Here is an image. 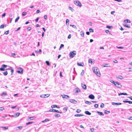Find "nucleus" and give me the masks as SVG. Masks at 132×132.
I'll use <instances>...</instances> for the list:
<instances>
[{
    "mask_svg": "<svg viewBox=\"0 0 132 132\" xmlns=\"http://www.w3.org/2000/svg\"><path fill=\"white\" fill-rule=\"evenodd\" d=\"M84 73V70H82V72L81 73V75H82Z\"/></svg>",
    "mask_w": 132,
    "mask_h": 132,
    "instance_id": "4d7b16f0",
    "label": "nucleus"
},
{
    "mask_svg": "<svg viewBox=\"0 0 132 132\" xmlns=\"http://www.w3.org/2000/svg\"><path fill=\"white\" fill-rule=\"evenodd\" d=\"M4 108L3 107H1L0 108V110L2 111L4 110Z\"/></svg>",
    "mask_w": 132,
    "mask_h": 132,
    "instance_id": "6e6d98bb",
    "label": "nucleus"
},
{
    "mask_svg": "<svg viewBox=\"0 0 132 132\" xmlns=\"http://www.w3.org/2000/svg\"><path fill=\"white\" fill-rule=\"evenodd\" d=\"M56 107H57V105H52V106H51V108H56Z\"/></svg>",
    "mask_w": 132,
    "mask_h": 132,
    "instance_id": "58836bf2",
    "label": "nucleus"
},
{
    "mask_svg": "<svg viewBox=\"0 0 132 132\" xmlns=\"http://www.w3.org/2000/svg\"><path fill=\"white\" fill-rule=\"evenodd\" d=\"M110 81L111 83L113 84L114 85H115V84L116 82H115L114 81H113V80H110Z\"/></svg>",
    "mask_w": 132,
    "mask_h": 132,
    "instance_id": "c756f323",
    "label": "nucleus"
},
{
    "mask_svg": "<svg viewBox=\"0 0 132 132\" xmlns=\"http://www.w3.org/2000/svg\"><path fill=\"white\" fill-rule=\"evenodd\" d=\"M68 109V107H65L63 108V110L64 111H65L66 112L67 110Z\"/></svg>",
    "mask_w": 132,
    "mask_h": 132,
    "instance_id": "bb28decb",
    "label": "nucleus"
},
{
    "mask_svg": "<svg viewBox=\"0 0 132 132\" xmlns=\"http://www.w3.org/2000/svg\"><path fill=\"white\" fill-rule=\"evenodd\" d=\"M33 123V122H32V121H31V122H29L28 123H27L26 124V125H28L29 124H32V123Z\"/></svg>",
    "mask_w": 132,
    "mask_h": 132,
    "instance_id": "e433bc0d",
    "label": "nucleus"
},
{
    "mask_svg": "<svg viewBox=\"0 0 132 132\" xmlns=\"http://www.w3.org/2000/svg\"><path fill=\"white\" fill-rule=\"evenodd\" d=\"M27 14V13L26 12H23L22 13V15L23 16H24L26 15Z\"/></svg>",
    "mask_w": 132,
    "mask_h": 132,
    "instance_id": "37998d69",
    "label": "nucleus"
},
{
    "mask_svg": "<svg viewBox=\"0 0 132 132\" xmlns=\"http://www.w3.org/2000/svg\"><path fill=\"white\" fill-rule=\"evenodd\" d=\"M94 106L95 108H98V104H95L94 105Z\"/></svg>",
    "mask_w": 132,
    "mask_h": 132,
    "instance_id": "3c124183",
    "label": "nucleus"
},
{
    "mask_svg": "<svg viewBox=\"0 0 132 132\" xmlns=\"http://www.w3.org/2000/svg\"><path fill=\"white\" fill-rule=\"evenodd\" d=\"M19 18L20 17L18 16L16 18V19L15 20V22H16L18 21V20L19 19Z\"/></svg>",
    "mask_w": 132,
    "mask_h": 132,
    "instance_id": "2f4dec72",
    "label": "nucleus"
},
{
    "mask_svg": "<svg viewBox=\"0 0 132 132\" xmlns=\"http://www.w3.org/2000/svg\"><path fill=\"white\" fill-rule=\"evenodd\" d=\"M62 97L64 99H68L69 98V96L65 95H61Z\"/></svg>",
    "mask_w": 132,
    "mask_h": 132,
    "instance_id": "0eeeda50",
    "label": "nucleus"
},
{
    "mask_svg": "<svg viewBox=\"0 0 132 132\" xmlns=\"http://www.w3.org/2000/svg\"><path fill=\"white\" fill-rule=\"evenodd\" d=\"M18 69L19 70L17 71V72L19 73H20L21 74H23V69L20 67H19L18 68Z\"/></svg>",
    "mask_w": 132,
    "mask_h": 132,
    "instance_id": "7ed1b4c3",
    "label": "nucleus"
},
{
    "mask_svg": "<svg viewBox=\"0 0 132 132\" xmlns=\"http://www.w3.org/2000/svg\"><path fill=\"white\" fill-rule=\"evenodd\" d=\"M75 93H77L80 92V90L78 88H76L75 90Z\"/></svg>",
    "mask_w": 132,
    "mask_h": 132,
    "instance_id": "9b49d317",
    "label": "nucleus"
},
{
    "mask_svg": "<svg viewBox=\"0 0 132 132\" xmlns=\"http://www.w3.org/2000/svg\"><path fill=\"white\" fill-rule=\"evenodd\" d=\"M96 112L99 115H102V116H104V114L102 112H100L99 111H97Z\"/></svg>",
    "mask_w": 132,
    "mask_h": 132,
    "instance_id": "dca6fc26",
    "label": "nucleus"
},
{
    "mask_svg": "<svg viewBox=\"0 0 132 132\" xmlns=\"http://www.w3.org/2000/svg\"><path fill=\"white\" fill-rule=\"evenodd\" d=\"M69 9L72 12H73L74 11V10L71 7L69 6Z\"/></svg>",
    "mask_w": 132,
    "mask_h": 132,
    "instance_id": "cd10ccee",
    "label": "nucleus"
},
{
    "mask_svg": "<svg viewBox=\"0 0 132 132\" xmlns=\"http://www.w3.org/2000/svg\"><path fill=\"white\" fill-rule=\"evenodd\" d=\"M92 70L94 73L96 74L99 77L100 76L101 74L98 68L96 67H93Z\"/></svg>",
    "mask_w": 132,
    "mask_h": 132,
    "instance_id": "f257e3e1",
    "label": "nucleus"
},
{
    "mask_svg": "<svg viewBox=\"0 0 132 132\" xmlns=\"http://www.w3.org/2000/svg\"><path fill=\"white\" fill-rule=\"evenodd\" d=\"M108 64H106L105 65H104L103 66V67H110L109 66H108Z\"/></svg>",
    "mask_w": 132,
    "mask_h": 132,
    "instance_id": "603ef678",
    "label": "nucleus"
},
{
    "mask_svg": "<svg viewBox=\"0 0 132 132\" xmlns=\"http://www.w3.org/2000/svg\"><path fill=\"white\" fill-rule=\"evenodd\" d=\"M123 102L125 103H128L129 104H132V101H123Z\"/></svg>",
    "mask_w": 132,
    "mask_h": 132,
    "instance_id": "ddd939ff",
    "label": "nucleus"
},
{
    "mask_svg": "<svg viewBox=\"0 0 132 132\" xmlns=\"http://www.w3.org/2000/svg\"><path fill=\"white\" fill-rule=\"evenodd\" d=\"M45 62L47 65L49 66H50V63H49V62L48 61H46Z\"/></svg>",
    "mask_w": 132,
    "mask_h": 132,
    "instance_id": "f704fd0d",
    "label": "nucleus"
},
{
    "mask_svg": "<svg viewBox=\"0 0 132 132\" xmlns=\"http://www.w3.org/2000/svg\"><path fill=\"white\" fill-rule=\"evenodd\" d=\"M39 19V18L38 17L35 20V21L36 22H37L38 21V20Z\"/></svg>",
    "mask_w": 132,
    "mask_h": 132,
    "instance_id": "5fc2aeb1",
    "label": "nucleus"
},
{
    "mask_svg": "<svg viewBox=\"0 0 132 132\" xmlns=\"http://www.w3.org/2000/svg\"><path fill=\"white\" fill-rule=\"evenodd\" d=\"M125 22L127 23H130V21L128 19H127L126 20H125Z\"/></svg>",
    "mask_w": 132,
    "mask_h": 132,
    "instance_id": "7c9ffc66",
    "label": "nucleus"
},
{
    "mask_svg": "<svg viewBox=\"0 0 132 132\" xmlns=\"http://www.w3.org/2000/svg\"><path fill=\"white\" fill-rule=\"evenodd\" d=\"M69 101L70 102H71L73 103H74V102H76V101L74 99H70L69 100Z\"/></svg>",
    "mask_w": 132,
    "mask_h": 132,
    "instance_id": "aec40b11",
    "label": "nucleus"
},
{
    "mask_svg": "<svg viewBox=\"0 0 132 132\" xmlns=\"http://www.w3.org/2000/svg\"><path fill=\"white\" fill-rule=\"evenodd\" d=\"M118 95L119 96H120L122 95H124V93H121L119 94Z\"/></svg>",
    "mask_w": 132,
    "mask_h": 132,
    "instance_id": "bf43d9fd",
    "label": "nucleus"
},
{
    "mask_svg": "<svg viewBox=\"0 0 132 132\" xmlns=\"http://www.w3.org/2000/svg\"><path fill=\"white\" fill-rule=\"evenodd\" d=\"M74 3L76 5L80 7H81V4L80 2L78 1H75Z\"/></svg>",
    "mask_w": 132,
    "mask_h": 132,
    "instance_id": "20e7f679",
    "label": "nucleus"
},
{
    "mask_svg": "<svg viewBox=\"0 0 132 132\" xmlns=\"http://www.w3.org/2000/svg\"><path fill=\"white\" fill-rule=\"evenodd\" d=\"M44 18L46 20H47V15H45L44 16Z\"/></svg>",
    "mask_w": 132,
    "mask_h": 132,
    "instance_id": "8fccbe9b",
    "label": "nucleus"
},
{
    "mask_svg": "<svg viewBox=\"0 0 132 132\" xmlns=\"http://www.w3.org/2000/svg\"><path fill=\"white\" fill-rule=\"evenodd\" d=\"M9 31L8 30L7 31H5L4 32V34L7 35L8 34H9Z\"/></svg>",
    "mask_w": 132,
    "mask_h": 132,
    "instance_id": "49530a36",
    "label": "nucleus"
},
{
    "mask_svg": "<svg viewBox=\"0 0 132 132\" xmlns=\"http://www.w3.org/2000/svg\"><path fill=\"white\" fill-rule=\"evenodd\" d=\"M5 14H6V13H3L2 15V17H5Z\"/></svg>",
    "mask_w": 132,
    "mask_h": 132,
    "instance_id": "052dcab7",
    "label": "nucleus"
},
{
    "mask_svg": "<svg viewBox=\"0 0 132 132\" xmlns=\"http://www.w3.org/2000/svg\"><path fill=\"white\" fill-rule=\"evenodd\" d=\"M70 26L72 27H73V28H74L77 29V27L75 25H73L70 24Z\"/></svg>",
    "mask_w": 132,
    "mask_h": 132,
    "instance_id": "a878e982",
    "label": "nucleus"
},
{
    "mask_svg": "<svg viewBox=\"0 0 132 132\" xmlns=\"http://www.w3.org/2000/svg\"><path fill=\"white\" fill-rule=\"evenodd\" d=\"M50 121V120L48 119H46L45 120L43 121H42V122H45L47 121Z\"/></svg>",
    "mask_w": 132,
    "mask_h": 132,
    "instance_id": "393cba45",
    "label": "nucleus"
},
{
    "mask_svg": "<svg viewBox=\"0 0 132 132\" xmlns=\"http://www.w3.org/2000/svg\"><path fill=\"white\" fill-rule=\"evenodd\" d=\"M88 62L89 63H90L91 64H92V63L93 62L92 60L91 59H89L88 60Z\"/></svg>",
    "mask_w": 132,
    "mask_h": 132,
    "instance_id": "473e14b6",
    "label": "nucleus"
},
{
    "mask_svg": "<svg viewBox=\"0 0 132 132\" xmlns=\"http://www.w3.org/2000/svg\"><path fill=\"white\" fill-rule=\"evenodd\" d=\"M49 111L50 112H55L57 113L59 112V111L58 110H56L53 109H50V110H49Z\"/></svg>",
    "mask_w": 132,
    "mask_h": 132,
    "instance_id": "6e6552de",
    "label": "nucleus"
},
{
    "mask_svg": "<svg viewBox=\"0 0 132 132\" xmlns=\"http://www.w3.org/2000/svg\"><path fill=\"white\" fill-rule=\"evenodd\" d=\"M76 52L75 51H73V52H71L69 53L70 57V58H73L76 55Z\"/></svg>",
    "mask_w": 132,
    "mask_h": 132,
    "instance_id": "f03ea898",
    "label": "nucleus"
},
{
    "mask_svg": "<svg viewBox=\"0 0 132 132\" xmlns=\"http://www.w3.org/2000/svg\"><path fill=\"white\" fill-rule=\"evenodd\" d=\"M115 85H115V86L118 88H121L122 87L120 83L116 82Z\"/></svg>",
    "mask_w": 132,
    "mask_h": 132,
    "instance_id": "39448f33",
    "label": "nucleus"
},
{
    "mask_svg": "<svg viewBox=\"0 0 132 132\" xmlns=\"http://www.w3.org/2000/svg\"><path fill=\"white\" fill-rule=\"evenodd\" d=\"M80 35L82 37H83L84 36V33L82 31H81L80 33Z\"/></svg>",
    "mask_w": 132,
    "mask_h": 132,
    "instance_id": "4be33fe9",
    "label": "nucleus"
},
{
    "mask_svg": "<svg viewBox=\"0 0 132 132\" xmlns=\"http://www.w3.org/2000/svg\"><path fill=\"white\" fill-rule=\"evenodd\" d=\"M69 20L68 19H67L66 20V24H67V23L68 25L69 24Z\"/></svg>",
    "mask_w": 132,
    "mask_h": 132,
    "instance_id": "ea45409f",
    "label": "nucleus"
},
{
    "mask_svg": "<svg viewBox=\"0 0 132 132\" xmlns=\"http://www.w3.org/2000/svg\"><path fill=\"white\" fill-rule=\"evenodd\" d=\"M85 113L86 114L90 115L91 114V113L88 111H86L85 112Z\"/></svg>",
    "mask_w": 132,
    "mask_h": 132,
    "instance_id": "4468645a",
    "label": "nucleus"
},
{
    "mask_svg": "<svg viewBox=\"0 0 132 132\" xmlns=\"http://www.w3.org/2000/svg\"><path fill=\"white\" fill-rule=\"evenodd\" d=\"M86 34L87 35H89L90 34V33H89V32H88V31H87L86 32Z\"/></svg>",
    "mask_w": 132,
    "mask_h": 132,
    "instance_id": "69168bd1",
    "label": "nucleus"
},
{
    "mask_svg": "<svg viewBox=\"0 0 132 132\" xmlns=\"http://www.w3.org/2000/svg\"><path fill=\"white\" fill-rule=\"evenodd\" d=\"M89 31L90 32H94V30L92 28H90L89 29Z\"/></svg>",
    "mask_w": 132,
    "mask_h": 132,
    "instance_id": "a19ab883",
    "label": "nucleus"
},
{
    "mask_svg": "<svg viewBox=\"0 0 132 132\" xmlns=\"http://www.w3.org/2000/svg\"><path fill=\"white\" fill-rule=\"evenodd\" d=\"M116 78H117L122 79H123V77L121 76H116Z\"/></svg>",
    "mask_w": 132,
    "mask_h": 132,
    "instance_id": "2eb2a0df",
    "label": "nucleus"
},
{
    "mask_svg": "<svg viewBox=\"0 0 132 132\" xmlns=\"http://www.w3.org/2000/svg\"><path fill=\"white\" fill-rule=\"evenodd\" d=\"M20 114V113H16L15 114V117H18L19 115Z\"/></svg>",
    "mask_w": 132,
    "mask_h": 132,
    "instance_id": "c85d7f7f",
    "label": "nucleus"
},
{
    "mask_svg": "<svg viewBox=\"0 0 132 132\" xmlns=\"http://www.w3.org/2000/svg\"><path fill=\"white\" fill-rule=\"evenodd\" d=\"M84 115L83 114H75V117H80L83 116Z\"/></svg>",
    "mask_w": 132,
    "mask_h": 132,
    "instance_id": "f3484780",
    "label": "nucleus"
},
{
    "mask_svg": "<svg viewBox=\"0 0 132 132\" xmlns=\"http://www.w3.org/2000/svg\"><path fill=\"white\" fill-rule=\"evenodd\" d=\"M111 27V26H107L106 27V28H108L109 29H110V28Z\"/></svg>",
    "mask_w": 132,
    "mask_h": 132,
    "instance_id": "0e129e2a",
    "label": "nucleus"
},
{
    "mask_svg": "<svg viewBox=\"0 0 132 132\" xmlns=\"http://www.w3.org/2000/svg\"><path fill=\"white\" fill-rule=\"evenodd\" d=\"M115 12L114 11H112L111 12V13L112 14H113Z\"/></svg>",
    "mask_w": 132,
    "mask_h": 132,
    "instance_id": "e2e57ef3",
    "label": "nucleus"
},
{
    "mask_svg": "<svg viewBox=\"0 0 132 132\" xmlns=\"http://www.w3.org/2000/svg\"><path fill=\"white\" fill-rule=\"evenodd\" d=\"M11 75H13V72L14 71V70L13 69H11Z\"/></svg>",
    "mask_w": 132,
    "mask_h": 132,
    "instance_id": "774afa93",
    "label": "nucleus"
},
{
    "mask_svg": "<svg viewBox=\"0 0 132 132\" xmlns=\"http://www.w3.org/2000/svg\"><path fill=\"white\" fill-rule=\"evenodd\" d=\"M110 111H108L106 110H105L104 111L105 113L107 114H109L110 113Z\"/></svg>",
    "mask_w": 132,
    "mask_h": 132,
    "instance_id": "c9c22d12",
    "label": "nucleus"
},
{
    "mask_svg": "<svg viewBox=\"0 0 132 132\" xmlns=\"http://www.w3.org/2000/svg\"><path fill=\"white\" fill-rule=\"evenodd\" d=\"M112 105H120L121 104V103H114V102H112Z\"/></svg>",
    "mask_w": 132,
    "mask_h": 132,
    "instance_id": "f8f14e48",
    "label": "nucleus"
},
{
    "mask_svg": "<svg viewBox=\"0 0 132 132\" xmlns=\"http://www.w3.org/2000/svg\"><path fill=\"white\" fill-rule=\"evenodd\" d=\"M81 85L83 89H86V86L85 84L81 83Z\"/></svg>",
    "mask_w": 132,
    "mask_h": 132,
    "instance_id": "1a4fd4ad",
    "label": "nucleus"
},
{
    "mask_svg": "<svg viewBox=\"0 0 132 132\" xmlns=\"http://www.w3.org/2000/svg\"><path fill=\"white\" fill-rule=\"evenodd\" d=\"M71 37V35L70 34L68 36V38L69 39H70Z\"/></svg>",
    "mask_w": 132,
    "mask_h": 132,
    "instance_id": "864d4df0",
    "label": "nucleus"
},
{
    "mask_svg": "<svg viewBox=\"0 0 132 132\" xmlns=\"http://www.w3.org/2000/svg\"><path fill=\"white\" fill-rule=\"evenodd\" d=\"M0 70L1 71H4L5 70V69L2 67H1L0 68Z\"/></svg>",
    "mask_w": 132,
    "mask_h": 132,
    "instance_id": "c03bdc74",
    "label": "nucleus"
},
{
    "mask_svg": "<svg viewBox=\"0 0 132 132\" xmlns=\"http://www.w3.org/2000/svg\"><path fill=\"white\" fill-rule=\"evenodd\" d=\"M123 26L125 27H127L128 28H130V26H128V25H127L126 24L124 23L123 24Z\"/></svg>",
    "mask_w": 132,
    "mask_h": 132,
    "instance_id": "b1692460",
    "label": "nucleus"
},
{
    "mask_svg": "<svg viewBox=\"0 0 132 132\" xmlns=\"http://www.w3.org/2000/svg\"><path fill=\"white\" fill-rule=\"evenodd\" d=\"M104 106V104H103V103H102L101 104V105H100V107L101 108H103V107Z\"/></svg>",
    "mask_w": 132,
    "mask_h": 132,
    "instance_id": "09e8293b",
    "label": "nucleus"
},
{
    "mask_svg": "<svg viewBox=\"0 0 132 132\" xmlns=\"http://www.w3.org/2000/svg\"><path fill=\"white\" fill-rule=\"evenodd\" d=\"M27 29L28 30V31H30L31 30V28L30 27H28L27 28Z\"/></svg>",
    "mask_w": 132,
    "mask_h": 132,
    "instance_id": "13d9d810",
    "label": "nucleus"
},
{
    "mask_svg": "<svg viewBox=\"0 0 132 132\" xmlns=\"http://www.w3.org/2000/svg\"><path fill=\"white\" fill-rule=\"evenodd\" d=\"M117 48L118 49H122V48H123V47H118V46H117Z\"/></svg>",
    "mask_w": 132,
    "mask_h": 132,
    "instance_id": "680f3d73",
    "label": "nucleus"
},
{
    "mask_svg": "<svg viewBox=\"0 0 132 132\" xmlns=\"http://www.w3.org/2000/svg\"><path fill=\"white\" fill-rule=\"evenodd\" d=\"M5 27H6V24L4 25L3 24L1 25L0 26V29L3 28Z\"/></svg>",
    "mask_w": 132,
    "mask_h": 132,
    "instance_id": "a211bd4d",
    "label": "nucleus"
},
{
    "mask_svg": "<svg viewBox=\"0 0 132 132\" xmlns=\"http://www.w3.org/2000/svg\"><path fill=\"white\" fill-rule=\"evenodd\" d=\"M40 12V11L39 10H37L36 11V13H39Z\"/></svg>",
    "mask_w": 132,
    "mask_h": 132,
    "instance_id": "338daca9",
    "label": "nucleus"
},
{
    "mask_svg": "<svg viewBox=\"0 0 132 132\" xmlns=\"http://www.w3.org/2000/svg\"><path fill=\"white\" fill-rule=\"evenodd\" d=\"M54 116L57 117H59L60 116L59 114H56L54 115Z\"/></svg>",
    "mask_w": 132,
    "mask_h": 132,
    "instance_id": "4c0bfd02",
    "label": "nucleus"
},
{
    "mask_svg": "<svg viewBox=\"0 0 132 132\" xmlns=\"http://www.w3.org/2000/svg\"><path fill=\"white\" fill-rule=\"evenodd\" d=\"M50 95V94L42 95L40 96V97L42 98H46L49 97Z\"/></svg>",
    "mask_w": 132,
    "mask_h": 132,
    "instance_id": "423d86ee",
    "label": "nucleus"
},
{
    "mask_svg": "<svg viewBox=\"0 0 132 132\" xmlns=\"http://www.w3.org/2000/svg\"><path fill=\"white\" fill-rule=\"evenodd\" d=\"M7 65H5V64H3L2 65V67L3 68H6L7 67Z\"/></svg>",
    "mask_w": 132,
    "mask_h": 132,
    "instance_id": "de8ad7c7",
    "label": "nucleus"
},
{
    "mask_svg": "<svg viewBox=\"0 0 132 132\" xmlns=\"http://www.w3.org/2000/svg\"><path fill=\"white\" fill-rule=\"evenodd\" d=\"M7 95V93L6 92H3V93H2V94L1 95V96H3V95H4L5 96Z\"/></svg>",
    "mask_w": 132,
    "mask_h": 132,
    "instance_id": "5701e85b",
    "label": "nucleus"
},
{
    "mask_svg": "<svg viewBox=\"0 0 132 132\" xmlns=\"http://www.w3.org/2000/svg\"><path fill=\"white\" fill-rule=\"evenodd\" d=\"M81 111V110L79 109H77L76 111V112L77 113H80Z\"/></svg>",
    "mask_w": 132,
    "mask_h": 132,
    "instance_id": "72a5a7b5",
    "label": "nucleus"
},
{
    "mask_svg": "<svg viewBox=\"0 0 132 132\" xmlns=\"http://www.w3.org/2000/svg\"><path fill=\"white\" fill-rule=\"evenodd\" d=\"M64 46V45L63 44H61L60 45V47L59 48V50H60Z\"/></svg>",
    "mask_w": 132,
    "mask_h": 132,
    "instance_id": "412c9836",
    "label": "nucleus"
},
{
    "mask_svg": "<svg viewBox=\"0 0 132 132\" xmlns=\"http://www.w3.org/2000/svg\"><path fill=\"white\" fill-rule=\"evenodd\" d=\"M88 97L89 98L91 99H94L95 98L94 96L92 94L89 95V96Z\"/></svg>",
    "mask_w": 132,
    "mask_h": 132,
    "instance_id": "9d476101",
    "label": "nucleus"
},
{
    "mask_svg": "<svg viewBox=\"0 0 132 132\" xmlns=\"http://www.w3.org/2000/svg\"><path fill=\"white\" fill-rule=\"evenodd\" d=\"M3 74L5 76H6L7 74V71H6L5 72H4Z\"/></svg>",
    "mask_w": 132,
    "mask_h": 132,
    "instance_id": "a18cd8bd",
    "label": "nucleus"
},
{
    "mask_svg": "<svg viewBox=\"0 0 132 132\" xmlns=\"http://www.w3.org/2000/svg\"><path fill=\"white\" fill-rule=\"evenodd\" d=\"M77 65L79 66H83L82 65L81 63H77Z\"/></svg>",
    "mask_w": 132,
    "mask_h": 132,
    "instance_id": "79ce46f5",
    "label": "nucleus"
},
{
    "mask_svg": "<svg viewBox=\"0 0 132 132\" xmlns=\"http://www.w3.org/2000/svg\"><path fill=\"white\" fill-rule=\"evenodd\" d=\"M1 128H2L3 130H7L8 129V127H1Z\"/></svg>",
    "mask_w": 132,
    "mask_h": 132,
    "instance_id": "6ab92c4d",
    "label": "nucleus"
}]
</instances>
